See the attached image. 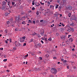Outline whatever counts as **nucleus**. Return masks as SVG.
<instances>
[{
  "mask_svg": "<svg viewBox=\"0 0 77 77\" xmlns=\"http://www.w3.org/2000/svg\"><path fill=\"white\" fill-rule=\"evenodd\" d=\"M61 8H62V7L61 6H59V7L58 9H59V11H60V9H61Z\"/></svg>",
  "mask_w": 77,
  "mask_h": 77,
  "instance_id": "cd10ccee",
  "label": "nucleus"
},
{
  "mask_svg": "<svg viewBox=\"0 0 77 77\" xmlns=\"http://www.w3.org/2000/svg\"><path fill=\"white\" fill-rule=\"evenodd\" d=\"M70 62L72 65H75V63L74 62H72L71 61Z\"/></svg>",
  "mask_w": 77,
  "mask_h": 77,
  "instance_id": "2eb2a0df",
  "label": "nucleus"
},
{
  "mask_svg": "<svg viewBox=\"0 0 77 77\" xmlns=\"http://www.w3.org/2000/svg\"><path fill=\"white\" fill-rule=\"evenodd\" d=\"M71 15V13H69V14H68V15L69 17H70Z\"/></svg>",
  "mask_w": 77,
  "mask_h": 77,
  "instance_id": "b1692460",
  "label": "nucleus"
},
{
  "mask_svg": "<svg viewBox=\"0 0 77 77\" xmlns=\"http://www.w3.org/2000/svg\"><path fill=\"white\" fill-rule=\"evenodd\" d=\"M36 14L37 15H38L39 14V11H37L36 12Z\"/></svg>",
  "mask_w": 77,
  "mask_h": 77,
  "instance_id": "6ab92c4d",
  "label": "nucleus"
},
{
  "mask_svg": "<svg viewBox=\"0 0 77 77\" xmlns=\"http://www.w3.org/2000/svg\"><path fill=\"white\" fill-rule=\"evenodd\" d=\"M64 44V42H63V43H62V45H63V46H64V45H65L64 44Z\"/></svg>",
  "mask_w": 77,
  "mask_h": 77,
  "instance_id": "5fc2aeb1",
  "label": "nucleus"
},
{
  "mask_svg": "<svg viewBox=\"0 0 77 77\" xmlns=\"http://www.w3.org/2000/svg\"><path fill=\"white\" fill-rule=\"evenodd\" d=\"M33 24H35V23H36L35 21H33Z\"/></svg>",
  "mask_w": 77,
  "mask_h": 77,
  "instance_id": "864d4df0",
  "label": "nucleus"
},
{
  "mask_svg": "<svg viewBox=\"0 0 77 77\" xmlns=\"http://www.w3.org/2000/svg\"><path fill=\"white\" fill-rule=\"evenodd\" d=\"M50 6V8L52 9H54V6L51 5Z\"/></svg>",
  "mask_w": 77,
  "mask_h": 77,
  "instance_id": "ddd939ff",
  "label": "nucleus"
},
{
  "mask_svg": "<svg viewBox=\"0 0 77 77\" xmlns=\"http://www.w3.org/2000/svg\"><path fill=\"white\" fill-rule=\"evenodd\" d=\"M67 69H69V66H67Z\"/></svg>",
  "mask_w": 77,
  "mask_h": 77,
  "instance_id": "8fccbe9b",
  "label": "nucleus"
},
{
  "mask_svg": "<svg viewBox=\"0 0 77 77\" xmlns=\"http://www.w3.org/2000/svg\"><path fill=\"white\" fill-rule=\"evenodd\" d=\"M5 43H6V44H8V41H7V40H5Z\"/></svg>",
  "mask_w": 77,
  "mask_h": 77,
  "instance_id": "e2e57ef3",
  "label": "nucleus"
},
{
  "mask_svg": "<svg viewBox=\"0 0 77 77\" xmlns=\"http://www.w3.org/2000/svg\"><path fill=\"white\" fill-rule=\"evenodd\" d=\"M46 56L47 57H48V56H49V55H48V54H47L46 55Z\"/></svg>",
  "mask_w": 77,
  "mask_h": 77,
  "instance_id": "a19ab883",
  "label": "nucleus"
},
{
  "mask_svg": "<svg viewBox=\"0 0 77 77\" xmlns=\"http://www.w3.org/2000/svg\"><path fill=\"white\" fill-rule=\"evenodd\" d=\"M56 35H57V36H59V34L58 33H56Z\"/></svg>",
  "mask_w": 77,
  "mask_h": 77,
  "instance_id": "58836bf2",
  "label": "nucleus"
},
{
  "mask_svg": "<svg viewBox=\"0 0 77 77\" xmlns=\"http://www.w3.org/2000/svg\"><path fill=\"white\" fill-rule=\"evenodd\" d=\"M37 36H38V38H40L41 37V35H40V34H37Z\"/></svg>",
  "mask_w": 77,
  "mask_h": 77,
  "instance_id": "bb28decb",
  "label": "nucleus"
},
{
  "mask_svg": "<svg viewBox=\"0 0 77 77\" xmlns=\"http://www.w3.org/2000/svg\"><path fill=\"white\" fill-rule=\"evenodd\" d=\"M35 9V8L34 7L32 8V11H34Z\"/></svg>",
  "mask_w": 77,
  "mask_h": 77,
  "instance_id": "c756f323",
  "label": "nucleus"
},
{
  "mask_svg": "<svg viewBox=\"0 0 77 77\" xmlns=\"http://www.w3.org/2000/svg\"><path fill=\"white\" fill-rule=\"evenodd\" d=\"M36 35V33H33L32 34V35Z\"/></svg>",
  "mask_w": 77,
  "mask_h": 77,
  "instance_id": "0e129e2a",
  "label": "nucleus"
},
{
  "mask_svg": "<svg viewBox=\"0 0 77 77\" xmlns=\"http://www.w3.org/2000/svg\"><path fill=\"white\" fill-rule=\"evenodd\" d=\"M45 39V41H46V42H47V38H46Z\"/></svg>",
  "mask_w": 77,
  "mask_h": 77,
  "instance_id": "4d7b16f0",
  "label": "nucleus"
},
{
  "mask_svg": "<svg viewBox=\"0 0 77 77\" xmlns=\"http://www.w3.org/2000/svg\"><path fill=\"white\" fill-rule=\"evenodd\" d=\"M22 24H23L25 25L26 24V22L25 21H23L22 23Z\"/></svg>",
  "mask_w": 77,
  "mask_h": 77,
  "instance_id": "dca6fc26",
  "label": "nucleus"
},
{
  "mask_svg": "<svg viewBox=\"0 0 77 77\" xmlns=\"http://www.w3.org/2000/svg\"><path fill=\"white\" fill-rule=\"evenodd\" d=\"M16 4H15L14 5H13V8H14V7H15V6H16Z\"/></svg>",
  "mask_w": 77,
  "mask_h": 77,
  "instance_id": "bf43d9fd",
  "label": "nucleus"
},
{
  "mask_svg": "<svg viewBox=\"0 0 77 77\" xmlns=\"http://www.w3.org/2000/svg\"><path fill=\"white\" fill-rule=\"evenodd\" d=\"M40 60H42V57H40Z\"/></svg>",
  "mask_w": 77,
  "mask_h": 77,
  "instance_id": "6e6d98bb",
  "label": "nucleus"
},
{
  "mask_svg": "<svg viewBox=\"0 0 77 77\" xmlns=\"http://www.w3.org/2000/svg\"><path fill=\"white\" fill-rule=\"evenodd\" d=\"M46 2H47L48 5H50L51 4L50 3V2L46 1Z\"/></svg>",
  "mask_w": 77,
  "mask_h": 77,
  "instance_id": "aec40b11",
  "label": "nucleus"
},
{
  "mask_svg": "<svg viewBox=\"0 0 77 77\" xmlns=\"http://www.w3.org/2000/svg\"><path fill=\"white\" fill-rule=\"evenodd\" d=\"M57 2L58 3H60V0H57Z\"/></svg>",
  "mask_w": 77,
  "mask_h": 77,
  "instance_id": "e433bc0d",
  "label": "nucleus"
},
{
  "mask_svg": "<svg viewBox=\"0 0 77 77\" xmlns=\"http://www.w3.org/2000/svg\"><path fill=\"white\" fill-rule=\"evenodd\" d=\"M5 33H8V29H6L5 30Z\"/></svg>",
  "mask_w": 77,
  "mask_h": 77,
  "instance_id": "412c9836",
  "label": "nucleus"
},
{
  "mask_svg": "<svg viewBox=\"0 0 77 77\" xmlns=\"http://www.w3.org/2000/svg\"><path fill=\"white\" fill-rule=\"evenodd\" d=\"M41 42L42 44H44V42L42 40H41Z\"/></svg>",
  "mask_w": 77,
  "mask_h": 77,
  "instance_id": "49530a36",
  "label": "nucleus"
},
{
  "mask_svg": "<svg viewBox=\"0 0 77 77\" xmlns=\"http://www.w3.org/2000/svg\"><path fill=\"white\" fill-rule=\"evenodd\" d=\"M34 39H32L31 40H30V41L29 42V43H30V42H33Z\"/></svg>",
  "mask_w": 77,
  "mask_h": 77,
  "instance_id": "f8f14e48",
  "label": "nucleus"
},
{
  "mask_svg": "<svg viewBox=\"0 0 77 77\" xmlns=\"http://www.w3.org/2000/svg\"><path fill=\"white\" fill-rule=\"evenodd\" d=\"M4 62H6V61H7V59H5L3 60Z\"/></svg>",
  "mask_w": 77,
  "mask_h": 77,
  "instance_id": "f704fd0d",
  "label": "nucleus"
},
{
  "mask_svg": "<svg viewBox=\"0 0 77 77\" xmlns=\"http://www.w3.org/2000/svg\"><path fill=\"white\" fill-rule=\"evenodd\" d=\"M25 45H26V43H24L23 45V46H25Z\"/></svg>",
  "mask_w": 77,
  "mask_h": 77,
  "instance_id": "a18cd8bd",
  "label": "nucleus"
},
{
  "mask_svg": "<svg viewBox=\"0 0 77 77\" xmlns=\"http://www.w3.org/2000/svg\"><path fill=\"white\" fill-rule=\"evenodd\" d=\"M72 51H74V48H73V49H72Z\"/></svg>",
  "mask_w": 77,
  "mask_h": 77,
  "instance_id": "774afa93",
  "label": "nucleus"
},
{
  "mask_svg": "<svg viewBox=\"0 0 77 77\" xmlns=\"http://www.w3.org/2000/svg\"><path fill=\"white\" fill-rule=\"evenodd\" d=\"M32 56H34V55H35V54H33V53H32L31 54Z\"/></svg>",
  "mask_w": 77,
  "mask_h": 77,
  "instance_id": "09e8293b",
  "label": "nucleus"
},
{
  "mask_svg": "<svg viewBox=\"0 0 77 77\" xmlns=\"http://www.w3.org/2000/svg\"><path fill=\"white\" fill-rule=\"evenodd\" d=\"M15 45L17 47H18V46H19V47L21 46V44L17 41L15 42Z\"/></svg>",
  "mask_w": 77,
  "mask_h": 77,
  "instance_id": "7ed1b4c3",
  "label": "nucleus"
},
{
  "mask_svg": "<svg viewBox=\"0 0 77 77\" xmlns=\"http://www.w3.org/2000/svg\"><path fill=\"white\" fill-rule=\"evenodd\" d=\"M37 45L39 47H41V44L40 43H39L38 44H37Z\"/></svg>",
  "mask_w": 77,
  "mask_h": 77,
  "instance_id": "a211bd4d",
  "label": "nucleus"
},
{
  "mask_svg": "<svg viewBox=\"0 0 77 77\" xmlns=\"http://www.w3.org/2000/svg\"><path fill=\"white\" fill-rule=\"evenodd\" d=\"M61 25H62V26H65V25H64V24L63 23H62Z\"/></svg>",
  "mask_w": 77,
  "mask_h": 77,
  "instance_id": "69168bd1",
  "label": "nucleus"
},
{
  "mask_svg": "<svg viewBox=\"0 0 77 77\" xmlns=\"http://www.w3.org/2000/svg\"><path fill=\"white\" fill-rule=\"evenodd\" d=\"M29 23H32V21L30 20H29Z\"/></svg>",
  "mask_w": 77,
  "mask_h": 77,
  "instance_id": "4c0bfd02",
  "label": "nucleus"
},
{
  "mask_svg": "<svg viewBox=\"0 0 77 77\" xmlns=\"http://www.w3.org/2000/svg\"><path fill=\"white\" fill-rule=\"evenodd\" d=\"M69 40L70 42H73V40L72 38H69Z\"/></svg>",
  "mask_w": 77,
  "mask_h": 77,
  "instance_id": "9d476101",
  "label": "nucleus"
},
{
  "mask_svg": "<svg viewBox=\"0 0 77 77\" xmlns=\"http://www.w3.org/2000/svg\"><path fill=\"white\" fill-rule=\"evenodd\" d=\"M58 6H59V5H57L56 6H55V9H57V8H58Z\"/></svg>",
  "mask_w": 77,
  "mask_h": 77,
  "instance_id": "5701e85b",
  "label": "nucleus"
},
{
  "mask_svg": "<svg viewBox=\"0 0 77 77\" xmlns=\"http://www.w3.org/2000/svg\"><path fill=\"white\" fill-rule=\"evenodd\" d=\"M41 39L42 40H44L45 39H44V38H43V37H42V38H41Z\"/></svg>",
  "mask_w": 77,
  "mask_h": 77,
  "instance_id": "052dcab7",
  "label": "nucleus"
},
{
  "mask_svg": "<svg viewBox=\"0 0 77 77\" xmlns=\"http://www.w3.org/2000/svg\"><path fill=\"white\" fill-rule=\"evenodd\" d=\"M13 20V19H9V21L11 22H12V21Z\"/></svg>",
  "mask_w": 77,
  "mask_h": 77,
  "instance_id": "7c9ffc66",
  "label": "nucleus"
},
{
  "mask_svg": "<svg viewBox=\"0 0 77 77\" xmlns=\"http://www.w3.org/2000/svg\"><path fill=\"white\" fill-rule=\"evenodd\" d=\"M9 41L10 42H12V40L11 39V38H9Z\"/></svg>",
  "mask_w": 77,
  "mask_h": 77,
  "instance_id": "473e14b6",
  "label": "nucleus"
},
{
  "mask_svg": "<svg viewBox=\"0 0 77 77\" xmlns=\"http://www.w3.org/2000/svg\"><path fill=\"white\" fill-rule=\"evenodd\" d=\"M8 11H9V12H10V13L12 12V11H11L9 9H8Z\"/></svg>",
  "mask_w": 77,
  "mask_h": 77,
  "instance_id": "72a5a7b5",
  "label": "nucleus"
},
{
  "mask_svg": "<svg viewBox=\"0 0 77 77\" xmlns=\"http://www.w3.org/2000/svg\"><path fill=\"white\" fill-rule=\"evenodd\" d=\"M10 13H8V12H6L5 13V16H7L9 14H10Z\"/></svg>",
  "mask_w": 77,
  "mask_h": 77,
  "instance_id": "1a4fd4ad",
  "label": "nucleus"
},
{
  "mask_svg": "<svg viewBox=\"0 0 77 77\" xmlns=\"http://www.w3.org/2000/svg\"><path fill=\"white\" fill-rule=\"evenodd\" d=\"M70 31H71V32H73L74 31V28H71Z\"/></svg>",
  "mask_w": 77,
  "mask_h": 77,
  "instance_id": "9b49d317",
  "label": "nucleus"
},
{
  "mask_svg": "<svg viewBox=\"0 0 77 77\" xmlns=\"http://www.w3.org/2000/svg\"><path fill=\"white\" fill-rule=\"evenodd\" d=\"M7 24H10V22H9V21H8L7 22Z\"/></svg>",
  "mask_w": 77,
  "mask_h": 77,
  "instance_id": "ea45409f",
  "label": "nucleus"
},
{
  "mask_svg": "<svg viewBox=\"0 0 77 77\" xmlns=\"http://www.w3.org/2000/svg\"><path fill=\"white\" fill-rule=\"evenodd\" d=\"M20 41L21 42H24V40L22 38H21L20 39Z\"/></svg>",
  "mask_w": 77,
  "mask_h": 77,
  "instance_id": "6e6552de",
  "label": "nucleus"
},
{
  "mask_svg": "<svg viewBox=\"0 0 77 77\" xmlns=\"http://www.w3.org/2000/svg\"><path fill=\"white\" fill-rule=\"evenodd\" d=\"M28 54H27L25 56V57H27V56H28Z\"/></svg>",
  "mask_w": 77,
  "mask_h": 77,
  "instance_id": "3c124183",
  "label": "nucleus"
},
{
  "mask_svg": "<svg viewBox=\"0 0 77 77\" xmlns=\"http://www.w3.org/2000/svg\"><path fill=\"white\" fill-rule=\"evenodd\" d=\"M43 21H44L43 20H40V22H41V23H42V22H43Z\"/></svg>",
  "mask_w": 77,
  "mask_h": 77,
  "instance_id": "79ce46f5",
  "label": "nucleus"
},
{
  "mask_svg": "<svg viewBox=\"0 0 77 77\" xmlns=\"http://www.w3.org/2000/svg\"><path fill=\"white\" fill-rule=\"evenodd\" d=\"M6 2H5V1H3L2 2V6H5V5H6Z\"/></svg>",
  "mask_w": 77,
  "mask_h": 77,
  "instance_id": "423d86ee",
  "label": "nucleus"
},
{
  "mask_svg": "<svg viewBox=\"0 0 77 77\" xmlns=\"http://www.w3.org/2000/svg\"><path fill=\"white\" fill-rule=\"evenodd\" d=\"M70 25L71 26H72V27H74V26H75V24L74 23H72H72L70 24Z\"/></svg>",
  "mask_w": 77,
  "mask_h": 77,
  "instance_id": "0eeeda50",
  "label": "nucleus"
},
{
  "mask_svg": "<svg viewBox=\"0 0 77 77\" xmlns=\"http://www.w3.org/2000/svg\"><path fill=\"white\" fill-rule=\"evenodd\" d=\"M10 2H8V6H10Z\"/></svg>",
  "mask_w": 77,
  "mask_h": 77,
  "instance_id": "c85d7f7f",
  "label": "nucleus"
},
{
  "mask_svg": "<svg viewBox=\"0 0 77 77\" xmlns=\"http://www.w3.org/2000/svg\"><path fill=\"white\" fill-rule=\"evenodd\" d=\"M44 33H43V32H41L40 35H42V36H43V34H44Z\"/></svg>",
  "mask_w": 77,
  "mask_h": 77,
  "instance_id": "2f4dec72",
  "label": "nucleus"
},
{
  "mask_svg": "<svg viewBox=\"0 0 77 77\" xmlns=\"http://www.w3.org/2000/svg\"><path fill=\"white\" fill-rule=\"evenodd\" d=\"M48 41H51V40H52V38H49L48 39Z\"/></svg>",
  "mask_w": 77,
  "mask_h": 77,
  "instance_id": "4be33fe9",
  "label": "nucleus"
},
{
  "mask_svg": "<svg viewBox=\"0 0 77 77\" xmlns=\"http://www.w3.org/2000/svg\"><path fill=\"white\" fill-rule=\"evenodd\" d=\"M13 49L14 50H16V48H13Z\"/></svg>",
  "mask_w": 77,
  "mask_h": 77,
  "instance_id": "13d9d810",
  "label": "nucleus"
},
{
  "mask_svg": "<svg viewBox=\"0 0 77 77\" xmlns=\"http://www.w3.org/2000/svg\"><path fill=\"white\" fill-rule=\"evenodd\" d=\"M15 23L17 24H20V22L21 21V19L19 17H15Z\"/></svg>",
  "mask_w": 77,
  "mask_h": 77,
  "instance_id": "f257e3e1",
  "label": "nucleus"
},
{
  "mask_svg": "<svg viewBox=\"0 0 77 77\" xmlns=\"http://www.w3.org/2000/svg\"><path fill=\"white\" fill-rule=\"evenodd\" d=\"M61 39H65V36L62 35L61 37Z\"/></svg>",
  "mask_w": 77,
  "mask_h": 77,
  "instance_id": "4468645a",
  "label": "nucleus"
},
{
  "mask_svg": "<svg viewBox=\"0 0 77 77\" xmlns=\"http://www.w3.org/2000/svg\"><path fill=\"white\" fill-rule=\"evenodd\" d=\"M67 62V61L66 60H64V63H65V62Z\"/></svg>",
  "mask_w": 77,
  "mask_h": 77,
  "instance_id": "603ef678",
  "label": "nucleus"
},
{
  "mask_svg": "<svg viewBox=\"0 0 77 77\" xmlns=\"http://www.w3.org/2000/svg\"><path fill=\"white\" fill-rule=\"evenodd\" d=\"M53 59H57V57H53Z\"/></svg>",
  "mask_w": 77,
  "mask_h": 77,
  "instance_id": "de8ad7c7",
  "label": "nucleus"
},
{
  "mask_svg": "<svg viewBox=\"0 0 77 77\" xmlns=\"http://www.w3.org/2000/svg\"><path fill=\"white\" fill-rule=\"evenodd\" d=\"M61 61H62V62H64V60H64V59H61Z\"/></svg>",
  "mask_w": 77,
  "mask_h": 77,
  "instance_id": "c9c22d12",
  "label": "nucleus"
},
{
  "mask_svg": "<svg viewBox=\"0 0 77 77\" xmlns=\"http://www.w3.org/2000/svg\"><path fill=\"white\" fill-rule=\"evenodd\" d=\"M35 5H36V6H39L40 5V4H39V3H36V2L35 3Z\"/></svg>",
  "mask_w": 77,
  "mask_h": 77,
  "instance_id": "39448f33",
  "label": "nucleus"
},
{
  "mask_svg": "<svg viewBox=\"0 0 77 77\" xmlns=\"http://www.w3.org/2000/svg\"><path fill=\"white\" fill-rule=\"evenodd\" d=\"M12 66V64H10L8 66Z\"/></svg>",
  "mask_w": 77,
  "mask_h": 77,
  "instance_id": "338daca9",
  "label": "nucleus"
},
{
  "mask_svg": "<svg viewBox=\"0 0 77 77\" xmlns=\"http://www.w3.org/2000/svg\"><path fill=\"white\" fill-rule=\"evenodd\" d=\"M12 5L13 6H14V5H15V2H12Z\"/></svg>",
  "mask_w": 77,
  "mask_h": 77,
  "instance_id": "393cba45",
  "label": "nucleus"
},
{
  "mask_svg": "<svg viewBox=\"0 0 77 77\" xmlns=\"http://www.w3.org/2000/svg\"><path fill=\"white\" fill-rule=\"evenodd\" d=\"M22 39H26V36H24L22 37Z\"/></svg>",
  "mask_w": 77,
  "mask_h": 77,
  "instance_id": "a878e982",
  "label": "nucleus"
},
{
  "mask_svg": "<svg viewBox=\"0 0 77 77\" xmlns=\"http://www.w3.org/2000/svg\"><path fill=\"white\" fill-rule=\"evenodd\" d=\"M72 9V7L70 6L68 8V9L70 11H71Z\"/></svg>",
  "mask_w": 77,
  "mask_h": 77,
  "instance_id": "20e7f679",
  "label": "nucleus"
},
{
  "mask_svg": "<svg viewBox=\"0 0 77 77\" xmlns=\"http://www.w3.org/2000/svg\"><path fill=\"white\" fill-rule=\"evenodd\" d=\"M32 5H35V3L32 2Z\"/></svg>",
  "mask_w": 77,
  "mask_h": 77,
  "instance_id": "680f3d73",
  "label": "nucleus"
},
{
  "mask_svg": "<svg viewBox=\"0 0 77 77\" xmlns=\"http://www.w3.org/2000/svg\"><path fill=\"white\" fill-rule=\"evenodd\" d=\"M40 32L41 33H44V29H42L40 30Z\"/></svg>",
  "mask_w": 77,
  "mask_h": 77,
  "instance_id": "f3484780",
  "label": "nucleus"
},
{
  "mask_svg": "<svg viewBox=\"0 0 77 77\" xmlns=\"http://www.w3.org/2000/svg\"><path fill=\"white\" fill-rule=\"evenodd\" d=\"M32 12V11L29 10V11H28V12L29 14V13H30V12Z\"/></svg>",
  "mask_w": 77,
  "mask_h": 77,
  "instance_id": "c03bdc74",
  "label": "nucleus"
},
{
  "mask_svg": "<svg viewBox=\"0 0 77 77\" xmlns=\"http://www.w3.org/2000/svg\"><path fill=\"white\" fill-rule=\"evenodd\" d=\"M51 72L52 73H53V74H56V73L57 72V70H56V69L53 68L51 69Z\"/></svg>",
  "mask_w": 77,
  "mask_h": 77,
  "instance_id": "f03ea898",
  "label": "nucleus"
},
{
  "mask_svg": "<svg viewBox=\"0 0 77 77\" xmlns=\"http://www.w3.org/2000/svg\"><path fill=\"white\" fill-rule=\"evenodd\" d=\"M70 36H71V35H68V38H69V37H70Z\"/></svg>",
  "mask_w": 77,
  "mask_h": 77,
  "instance_id": "37998d69",
  "label": "nucleus"
}]
</instances>
